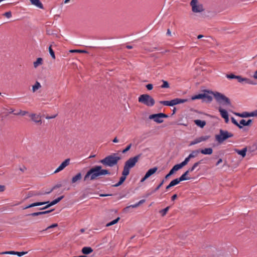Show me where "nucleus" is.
<instances>
[{
	"instance_id": "nucleus-1",
	"label": "nucleus",
	"mask_w": 257,
	"mask_h": 257,
	"mask_svg": "<svg viewBox=\"0 0 257 257\" xmlns=\"http://www.w3.org/2000/svg\"><path fill=\"white\" fill-rule=\"evenodd\" d=\"M110 172L107 169H102L101 166L96 165L91 168L85 175L84 181H93L97 179L101 176L110 175Z\"/></svg>"
},
{
	"instance_id": "nucleus-2",
	"label": "nucleus",
	"mask_w": 257,
	"mask_h": 257,
	"mask_svg": "<svg viewBox=\"0 0 257 257\" xmlns=\"http://www.w3.org/2000/svg\"><path fill=\"white\" fill-rule=\"evenodd\" d=\"M120 159L121 158L117 154L114 153L105 157L100 160L99 162L105 167H112L117 165Z\"/></svg>"
},
{
	"instance_id": "nucleus-3",
	"label": "nucleus",
	"mask_w": 257,
	"mask_h": 257,
	"mask_svg": "<svg viewBox=\"0 0 257 257\" xmlns=\"http://www.w3.org/2000/svg\"><path fill=\"white\" fill-rule=\"evenodd\" d=\"M63 197H64L63 196H61L56 198V199L53 200L51 202H49V201H47V202L33 203H32V204H30V205L25 207L24 208V209H28V208H31V207H35V206H40V205H44V204H47V205H46L44 207L41 208L40 209V210L45 209H47L48 207H50V206H51L52 205H54L58 203L59 201H60L63 198Z\"/></svg>"
},
{
	"instance_id": "nucleus-4",
	"label": "nucleus",
	"mask_w": 257,
	"mask_h": 257,
	"mask_svg": "<svg viewBox=\"0 0 257 257\" xmlns=\"http://www.w3.org/2000/svg\"><path fill=\"white\" fill-rule=\"evenodd\" d=\"M138 101L148 107H152L155 103V99L148 94L141 95L138 98Z\"/></svg>"
},
{
	"instance_id": "nucleus-5",
	"label": "nucleus",
	"mask_w": 257,
	"mask_h": 257,
	"mask_svg": "<svg viewBox=\"0 0 257 257\" xmlns=\"http://www.w3.org/2000/svg\"><path fill=\"white\" fill-rule=\"evenodd\" d=\"M217 102L223 105H230V99L224 94L218 92H211Z\"/></svg>"
},
{
	"instance_id": "nucleus-6",
	"label": "nucleus",
	"mask_w": 257,
	"mask_h": 257,
	"mask_svg": "<svg viewBox=\"0 0 257 257\" xmlns=\"http://www.w3.org/2000/svg\"><path fill=\"white\" fill-rule=\"evenodd\" d=\"M140 157L141 155L140 154L128 159L124 163L123 170L126 171L127 173H130V169L136 165V163L138 162Z\"/></svg>"
},
{
	"instance_id": "nucleus-7",
	"label": "nucleus",
	"mask_w": 257,
	"mask_h": 257,
	"mask_svg": "<svg viewBox=\"0 0 257 257\" xmlns=\"http://www.w3.org/2000/svg\"><path fill=\"white\" fill-rule=\"evenodd\" d=\"M233 136V134L232 133L221 129L219 130V134L215 136V140L218 143L221 144L226 139Z\"/></svg>"
},
{
	"instance_id": "nucleus-8",
	"label": "nucleus",
	"mask_w": 257,
	"mask_h": 257,
	"mask_svg": "<svg viewBox=\"0 0 257 257\" xmlns=\"http://www.w3.org/2000/svg\"><path fill=\"white\" fill-rule=\"evenodd\" d=\"M168 115L163 113L153 114L149 115V119H153L154 121L160 123L163 122V118L168 117Z\"/></svg>"
},
{
	"instance_id": "nucleus-9",
	"label": "nucleus",
	"mask_w": 257,
	"mask_h": 257,
	"mask_svg": "<svg viewBox=\"0 0 257 257\" xmlns=\"http://www.w3.org/2000/svg\"><path fill=\"white\" fill-rule=\"evenodd\" d=\"M190 5L192 7V11L194 13H200L204 10L202 5L198 4V0H192Z\"/></svg>"
},
{
	"instance_id": "nucleus-10",
	"label": "nucleus",
	"mask_w": 257,
	"mask_h": 257,
	"mask_svg": "<svg viewBox=\"0 0 257 257\" xmlns=\"http://www.w3.org/2000/svg\"><path fill=\"white\" fill-rule=\"evenodd\" d=\"M209 138V136H201L200 137L196 138L194 140L190 142L189 146H191L197 144H198L199 143H201L202 142L205 141L207 140Z\"/></svg>"
},
{
	"instance_id": "nucleus-11",
	"label": "nucleus",
	"mask_w": 257,
	"mask_h": 257,
	"mask_svg": "<svg viewBox=\"0 0 257 257\" xmlns=\"http://www.w3.org/2000/svg\"><path fill=\"white\" fill-rule=\"evenodd\" d=\"M70 159H67L63 161L60 165L54 171V173H57L63 170L65 167L68 166L70 164Z\"/></svg>"
},
{
	"instance_id": "nucleus-12",
	"label": "nucleus",
	"mask_w": 257,
	"mask_h": 257,
	"mask_svg": "<svg viewBox=\"0 0 257 257\" xmlns=\"http://www.w3.org/2000/svg\"><path fill=\"white\" fill-rule=\"evenodd\" d=\"M234 114L238 116L241 117H251V116H255V110L253 111H252L251 112H243L242 113H237L235 112Z\"/></svg>"
},
{
	"instance_id": "nucleus-13",
	"label": "nucleus",
	"mask_w": 257,
	"mask_h": 257,
	"mask_svg": "<svg viewBox=\"0 0 257 257\" xmlns=\"http://www.w3.org/2000/svg\"><path fill=\"white\" fill-rule=\"evenodd\" d=\"M32 120L36 123H42L41 119V116L39 115H37L35 113H32L30 115Z\"/></svg>"
},
{
	"instance_id": "nucleus-14",
	"label": "nucleus",
	"mask_w": 257,
	"mask_h": 257,
	"mask_svg": "<svg viewBox=\"0 0 257 257\" xmlns=\"http://www.w3.org/2000/svg\"><path fill=\"white\" fill-rule=\"evenodd\" d=\"M82 179V174L79 172L74 176L71 179V183L74 184L79 181Z\"/></svg>"
},
{
	"instance_id": "nucleus-15",
	"label": "nucleus",
	"mask_w": 257,
	"mask_h": 257,
	"mask_svg": "<svg viewBox=\"0 0 257 257\" xmlns=\"http://www.w3.org/2000/svg\"><path fill=\"white\" fill-rule=\"evenodd\" d=\"M187 101V100L185 99L175 98L172 99L173 105L174 106L178 104L183 103L186 102Z\"/></svg>"
},
{
	"instance_id": "nucleus-16",
	"label": "nucleus",
	"mask_w": 257,
	"mask_h": 257,
	"mask_svg": "<svg viewBox=\"0 0 257 257\" xmlns=\"http://www.w3.org/2000/svg\"><path fill=\"white\" fill-rule=\"evenodd\" d=\"M213 150L211 148H205L200 150V153L204 155H211L212 154Z\"/></svg>"
},
{
	"instance_id": "nucleus-17",
	"label": "nucleus",
	"mask_w": 257,
	"mask_h": 257,
	"mask_svg": "<svg viewBox=\"0 0 257 257\" xmlns=\"http://www.w3.org/2000/svg\"><path fill=\"white\" fill-rule=\"evenodd\" d=\"M252 122L251 119H248V120H246L245 119H241L240 120L239 124H240L241 126H248L250 125V124Z\"/></svg>"
},
{
	"instance_id": "nucleus-18",
	"label": "nucleus",
	"mask_w": 257,
	"mask_h": 257,
	"mask_svg": "<svg viewBox=\"0 0 257 257\" xmlns=\"http://www.w3.org/2000/svg\"><path fill=\"white\" fill-rule=\"evenodd\" d=\"M158 168L157 167H154L153 168L150 169L146 173L145 175L146 177L147 176L148 178L150 177L151 175L154 174L157 170Z\"/></svg>"
},
{
	"instance_id": "nucleus-19",
	"label": "nucleus",
	"mask_w": 257,
	"mask_h": 257,
	"mask_svg": "<svg viewBox=\"0 0 257 257\" xmlns=\"http://www.w3.org/2000/svg\"><path fill=\"white\" fill-rule=\"evenodd\" d=\"M32 4L36 6L39 8L43 9V6L40 0H30Z\"/></svg>"
},
{
	"instance_id": "nucleus-20",
	"label": "nucleus",
	"mask_w": 257,
	"mask_h": 257,
	"mask_svg": "<svg viewBox=\"0 0 257 257\" xmlns=\"http://www.w3.org/2000/svg\"><path fill=\"white\" fill-rule=\"evenodd\" d=\"M93 251V249L90 247L85 246L82 248V252L85 254H88L91 253Z\"/></svg>"
},
{
	"instance_id": "nucleus-21",
	"label": "nucleus",
	"mask_w": 257,
	"mask_h": 257,
	"mask_svg": "<svg viewBox=\"0 0 257 257\" xmlns=\"http://www.w3.org/2000/svg\"><path fill=\"white\" fill-rule=\"evenodd\" d=\"M247 151V148H244L242 150H235V152L239 155L242 156L243 158L246 155V153Z\"/></svg>"
},
{
	"instance_id": "nucleus-22",
	"label": "nucleus",
	"mask_w": 257,
	"mask_h": 257,
	"mask_svg": "<svg viewBox=\"0 0 257 257\" xmlns=\"http://www.w3.org/2000/svg\"><path fill=\"white\" fill-rule=\"evenodd\" d=\"M194 122L197 126H199L201 128L203 127L206 124V122L205 121L200 119L195 120Z\"/></svg>"
},
{
	"instance_id": "nucleus-23",
	"label": "nucleus",
	"mask_w": 257,
	"mask_h": 257,
	"mask_svg": "<svg viewBox=\"0 0 257 257\" xmlns=\"http://www.w3.org/2000/svg\"><path fill=\"white\" fill-rule=\"evenodd\" d=\"M52 210H53L45 211H42V212H34V213L30 214V215H31L32 216H36L48 213L51 212Z\"/></svg>"
},
{
	"instance_id": "nucleus-24",
	"label": "nucleus",
	"mask_w": 257,
	"mask_h": 257,
	"mask_svg": "<svg viewBox=\"0 0 257 257\" xmlns=\"http://www.w3.org/2000/svg\"><path fill=\"white\" fill-rule=\"evenodd\" d=\"M205 97V93L198 94L197 95L192 96V100L199 99H204Z\"/></svg>"
},
{
	"instance_id": "nucleus-25",
	"label": "nucleus",
	"mask_w": 257,
	"mask_h": 257,
	"mask_svg": "<svg viewBox=\"0 0 257 257\" xmlns=\"http://www.w3.org/2000/svg\"><path fill=\"white\" fill-rule=\"evenodd\" d=\"M189 174V171H186L184 174H183L180 178H179V181H183L185 180H189L190 178H188L186 177V176Z\"/></svg>"
},
{
	"instance_id": "nucleus-26",
	"label": "nucleus",
	"mask_w": 257,
	"mask_h": 257,
	"mask_svg": "<svg viewBox=\"0 0 257 257\" xmlns=\"http://www.w3.org/2000/svg\"><path fill=\"white\" fill-rule=\"evenodd\" d=\"M218 110L222 117H227V116H228V112L226 110L222 109L221 107H219Z\"/></svg>"
},
{
	"instance_id": "nucleus-27",
	"label": "nucleus",
	"mask_w": 257,
	"mask_h": 257,
	"mask_svg": "<svg viewBox=\"0 0 257 257\" xmlns=\"http://www.w3.org/2000/svg\"><path fill=\"white\" fill-rule=\"evenodd\" d=\"M129 174L128 173H127L126 171L123 170L122 172V176L120 178L119 182L122 184L125 180L126 176Z\"/></svg>"
},
{
	"instance_id": "nucleus-28",
	"label": "nucleus",
	"mask_w": 257,
	"mask_h": 257,
	"mask_svg": "<svg viewBox=\"0 0 257 257\" xmlns=\"http://www.w3.org/2000/svg\"><path fill=\"white\" fill-rule=\"evenodd\" d=\"M41 87V85L40 82L36 81L35 84L32 86V91L35 92L37 90Z\"/></svg>"
},
{
	"instance_id": "nucleus-29",
	"label": "nucleus",
	"mask_w": 257,
	"mask_h": 257,
	"mask_svg": "<svg viewBox=\"0 0 257 257\" xmlns=\"http://www.w3.org/2000/svg\"><path fill=\"white\" fill-rule=\"evenodd\" d=\"M145 202V200H144V199L141 200L140 201L136 203V204H132V205H131L128 206H127L126 208H130V207L136 208V207H138L139 206H140L141 204H142L143 203H144Z\"/></svg>"
},
{
	"instance_id": "nucleus-30",
	"label": "nucleus",
	"mask_w": 257,
	"mask_h": 257,
	"mask_svg": "<svg viewBox=\"0 0 257 257\" xmlns=\"http://www.w3.org/2000/svg\"><path fill=\"white\" fill-rule=\"evenodd\" d=\"M199 153H200L199 150H194L192 151V152L189 155V157H190L191 159H192L197 157Z\"/></svg>"
},
{
	"instance_id": "nucleus-31",
	"label": "nucleus",
	"mask_w": 257,
	"mask_h": 257,
	"mask_svg": "<svg viewBox=\"0 0 257 257\" xmlns=\"http://www.w3.org/2000/svg\"><path fill=\"white\" fill-rule=\"evenodd\" d=\"M43 59L41 58H37V60L34 62V67L37 68L42 64Z\"/></svg>"
},
{
	"instance_id": "nucleus-32",
	"label": "nucleus",
	"mask_w": 257,
	"mask_h": 257,
	"mask_svg": "<svg viewBox=\"0 0 257 257\" xmlns=\"http://www.w3.org/2000/svg\"><path fill=\"white\" fill-rule=\"evenodd\" d=\"M169 208H170V206H167L165 208H164V209H163L162 210H161L159 211V212L161 213V215L162 216H164L167 214V213L168 211Z\"/></svg>"
},
{
	"instance_id": "nucleus-33",
	"label": "nucleus",
	"mask_w": 257,
	"mask_h": 257,
	"mask_svg": "<svg viewBox=\"0 0 257 257\" xmlns=\"http://www.w3.org/2000/svg\"><path fill=\"white\" fill-rule=\"evenodd\" d=\"M242 84H254L252 80L247 78H243Z\"/></svg>"
},
{
	"instance_id": "nucleus-34",
	"label": "nucleus",
	"mask_w": 257,
	"mask_h": 257,
	"mask_svg": "<svg viewBox=\"0 0 257 257\" xmlns=\"http://www.w3.org/2000/svg\"><path fill=\"white\" fill-rule=\"evenodd\" d=\"M161 104H162L166 106H173L172 103V100L170 101H161L160 102Z\"/></svg>"
},
{
	"instance_id": "nucleus-35",
	"label": "nucleus",
	"mask_w": 257,
	"mask_h": 257,
	"mask_svg": "<svg viewBox=\"0 0 257 257\" xmlns=\"http://www.w3.org/2000/svg\"><path fill=\"white\" fill-rule=\"evenodd\" d=\"M162 81L163 82L162 85L161 86V87L162 88H169V87H170L169 84V83L167 81L162 80Z\"/></svg>"
},
{
	"instance_id": "nucleus-36",
	"label": "nucleus",
	"mask_w": 257,
	"mask_h": 257,
	"mask_svg": "<svg viewBox=\"0 0 257 257\" xmlns=\"http://www.w3.org/2000/svg\"><path fill=\"white\" fill-rule=\"evenodd\" d=\"M120 219V218L119 217H118L117 218H116L115 219L110 221V222L108 223L106 226H111L112 225H114L115 224V223H116Z\"/></svg>"
},
{
	"instance_id": "nucleus-37",
	"label": "nucleus",
	"mask_w": 257,
	"mask_h": 257,
	"mask_svg": "<svg viewBox=\"0 0 257 257\" xmlns=\"http://www.w3.org/2000/svg\"><path fill=\"white\" fill-rule=\"evenodd\" d=\"M190 159H191V158L189 157V156L188 155V156L187 157H186L185 159V160L183 162H182L180 164L182 165L183 167H184L188 163V162H189Z\"/></svg>"
},
{
	"instance_id": "nucleus-38",
	"label": "nucleus",
	"mask_w": 257,
	"mask_h": 257,
	"mask_svg": "<svg viewBox=\"0 0 257 257\" xmlns=\"http://www.w3.org/2000/svg\"><path fill=\"white\" fill-rule=\"evenodd\" d=\"M180 181H179L178 178H176L173 180H172L170 183V185L172 186V187L174 186L177 184H178Z\"/></svg>"
},
{
	"instance_id": "nucleus-39",
	"label": "nucleus",
	"mask_w": 257,
	"mask_h": 257,
	"mask_svg": "<svg viewBox=\"0 0 257 257\" xmlns=\"http://www.w3.org/2000/svg\"><path fill=\"white\" fill-rule=\"evenodd\" d=\"M231 122L234 125H235L237 126H238L239 128H242V126H241L240 124H239V123H238V122L235 120V119L233 117H232L231 118Z\"/></svg>"
},
{
	"instance_id": "nucleus-40",
	"label": "nucleus",
	"mask_w": 257,
	"mask_h": 257,
	"mask_svg": "<svg viewBox=\"0 0 257 257\" xmlns=\"http://www.w3.org/2000/svg\"><path fill=\"white\" fill-rule=\"evenodd\" d=\"M182 167V165L180 163L178 164L175 165L172 169H173L175 172L179 170V169H181Z\"/></svg>"
},
{
	"instance_id": "nucleus-41",
	"label": "nucleus",
	"mask_w": 257,
	"mask_h": 257,
	"mask_svg": "<svg viewBox=\"0 0 257 257\" xmlns=\"http://www.w3.org/2000/svg\"><path fill=\"white\" fill-rule=\"evenodd\" d=\"M49 53H50L51 57H52V58L55 59V53H54V51L53 50V49H52L51 46H50L49 47Z\"/></svg>"
},
{
	"instance_id": "nucleus-42",
	"label": "nucleus",
	"mask_w": 257,
	"mask_h": 257,
	"mask_svg": "<svg viewBox=\"0 0 257 257\" xmlns=\"http://www.w3.org/2000/svg\"><path fill=\"white\" fill-rule=\"evenodd\" d=\"M165 182V179H163L161 182L160 183L159 185H158V186L153 191H152V193H154L155 192H156L157 191H158L160 188L163 185V184Z\"/></svg>"
},
{
	"instance_id": "nucleus-43",
	"label": "nucleus",
	"mask_w": 257,
	"mask_h": 257,
	"mask_svg": "<svg viewBox=\"0 0 257 257\" xmlns=\"http://www.w3.org/2000/svg\"><path fill=\"white\" fill-rule=\"evenodd\" d=\"M204 99L207 102H211L212 100V97L211 96L205 94V97Z\"/></svg>"
},
{
	"instance_id": "nucleus-44",
	"label": "nucleus",
	"mask_w": 257,
	"mask_h": 257,
	"mask_svg": "<svg viewBox=\"0 0 257 257\" xmlns=\"http://www.w3.org/2000/svg\"><path fill=\"white\" fill-rule=\"evenodd\" d=\"M0 254H13L16 255V251H8L1 252Z\"/></svg>"
},
{
	"instance_id": "nucleus-45",
	"label": "nucleus",
	"mask_w": 257,
	"mask_h": 257,
	"mask_svg": "<svg viewBox=\"0 0 257 257\" xmlns=\"http://www.w3.org/2000/svg\"><path fill=\"white\" fill-rule=\"evenodd\" d=\"M132 144H130L122 151V153H125L126 152H127L132 147Z\"/></svg>"
},
{
	"instance_id": "nucleus-46",
	"label": "nucleus",
	"mask_w": 257,
	"mask_h": 257,
	"mask_svg": "<svg viewBox=\"0 0 257 257\" xmlns=\"http://www.w3.org/2000/svg\"><path fill=\"white\" fill-rule=\"evenodd\" d=\"M27 253V251H22V252H19V251H16V255H17L19 256H22L23 255H25Z\"/></svg>"
},
{
	"instance_id": "nucleus-47",
	"label": "nucleus",
	"mask_w": 257,
	"mask_h": 257,
	"mask_svg": "<svg viewBox=\"0 0 257 257\" xmlns=\"http://www.w3.org/2000/svg\"><path fill=\"white\" fill-rule=\"evenodd\" d=\"M28 113V112L26 111H22L20 110V112L15 113V115H25L26 114Z\"/></svg>"
},
{
	"instance_id": "nucleus-48",
	"label": "nucleus",
	"mask_w": 257,
	"mask_h": 257,
	"mask_svg": "<svg viewBox=\"0 0 257 257\" xmlns=\"http://www.w3.org/2000/svg\"><path fill=\"white\" fill-rule=\"evenodd\" d=\"M237 75H235L233 74H227L226 77L229 79H236Z\"/></svg>"
},
{
	"instance_id": "nucleus-49",
	"label": "nucleus",
	"mask_w": 257,
	"mask_h": 257,
	"mask_svg": "<svg viewBox=\"0 0 257 257\" xmlns=\"http://www.w3.org/2000/svg\"><path fill=\"white\" fill-rule=\"evenodd\" d=\"M4 15L7 18H10L12 17V13L10 11H9L4 13Z\"/></svg>"
},
{
	"instance_id": "nucleus-50",
	"label": "nucleus",
	"mask_w": 257,
	"mask_h": 257,
	"mask_svg": "<svg viewBox=\"0 0 257 257\" xmlns=\"http://www.w3.org/2000/svg\"><path fill=\"white\" fill-rule=\"evenodd\" d=\"M57 226H58V225L56 223L53 224L47 227L45 229L43 230V231L47 230H48V229H49L50 228H51L57 227Z\"/></svg>"
},
{
	"instance_id": "nucleus-51",
	"label": "nucleus",
	"mask_w": 257,
	"mask_h": 257,
	"mask_svg": "<svg viewBox=\"0 0 257 257\" xmlns=\"http://www.w3.org/2000/svg\"><path fill=\"white\" fill-rule=\"evenodd\" d=\"M236 79L239 82L241 83H243V77H242L241 76L238 75L236 77Z\"/></svg>"
},
{
	"instance_id": "nucleus-52",
	"label": "nucleus",
	"mask_w": 257,
	"mask_h": 257,
	"mask_svg": "<svg viewBox=\"0 0 257 257\" xmlns=\"http://www.w3.org/2000/svg\"><path fill=\"white\" fill-rule=\"evenodd\" d=\"M70 52L73 53V52H79V53H84L86 52V51L84 50H72L70 51Z\"/></svg>"
},
{
	"instance_id": "nucleus-53",
	"label": "nucleus",
	"mask_w": 257,
	"mask_h": 257,
	"mask_svg": "<svg viewBox=\"0 0 257 257\" xmlns=\"http://www.w3.org/2000/svg\"><path fill=\"white\" fill-rule=\"evenodd\" d=\"M146 88L148 89V90H151L153 89V86L152 84H148L146 85Z\"/></svg>"
},
{
	"instance_id": "nucleus-54",
	"label": "nucleus",
	"mask_w": 257,
	"mask_h": 257,
	"mask_svg": "<svg viewBox=\"0 0 257 257\" xmlns=\"http://www.w3.org/2000/svg\"><path fill=\"white\" fill-rule=\"evenodd\" d=\"M201 163V161H198L196 163H195L193 165V166L195 168H196L199 165H200V164Z\"/></svg>"
},
{
	"instance_id": "nucleus-55",
	"label": "nucleus",
	"mask_w": 257,
	"mask_h": 257,
	"mask_svg": "<svg viewBox=\"0 0 257 257\" xmlns=\"http://www.w3.org/2000/svg\"><path fill=\"white\" fill-rule=\"evenodd\" d=\"M57 116V114H55V115H53L52 116H47L46 117V118L47 119H52V118H55Z\"/></svg>"
},
{
	"instance_id": "nucleus-56",
	"label": "nucleus",
	"mask_w": 257,
	"mask_h": 257,
	"mask_svg": "<svg viewBox=\"0 0 257 257\" xmlns=\"http://www.w3.org/2000/svg\"><path fill=\"white\" fill-rule=\"evenodd\" d=\"M196 168L194 167L193 166L190 168L188 170H187V171H189V173L190 172H193L195 169Z\"/></svg>"
},
{
	"instance_id": "nucleus-57",
	"label": "nucleus",
	"mask_w": 257,
	"mask_h": 257,
	"mask_svg": "<svg viewBox=\"0 0 257 257\" xmlns=\"http://www.w3.org/2000/svg\"><path fill=\"white\" fill-rule=\"evenodd\" d=\"M196 168L194 167L193 166L190 168L188 170H187V171H189V173L190 172H193L195 169Z\"/></svg>"
},
{
	"instance_id": "nucleus-58",
	"label": "nucleus",
	"mask_w": 257,
	"mask_h": 257,
	"mask_svg": "<svg viewBox=\"0 0 257 257\" xmlns=\"http://www.w3.org/2000/svg\"><path fill=\"white\" fill-rule=\"evenodd\" d=\"M5 190V186L4 185H0V192H3Z\"/></svg>"
},
{
	"instance_id": "nucleus-59",
	"label": "nucleus",
	"mask_w": 257,
	"mask_h": 257,
	"mask_svg": "<svg viewBox=\"0 0 257 257\" xmlns=\"http://www.w3.org/2000/svg\"><path fill=\"white\" fill-rule=\"evenodd\" d=\"M177 194H174V195H173L171 197V200H172V201H174V200H175L177 198Z\"/></svg>"
},
{
	"instance_id": "nucleus-60",
	"label": "nucleus",
	"mask_w": 257,
	"mask_h": 257,
	"mask_svg": "<svg viewBox=\"0 0 257 257\" xmlns=\"http://www.w3.org/2000/svg\"><path fill=\"white\" fill-rule=\"evenodd\" d=\"M148 178V177L147 176L146 177V176L145 175V176L143 178H142V179L141 180V182H143Z\"/></svg>"
},
{
	"instance_id": "nucleus-61",
	"label": "nucleus",
	"mask_w": 257,
	"mask_h": 257,
	"mask_svg": "<svg viewBox=\"0 0 257 257\" xmlns=\"http://www.w3.org/2000/svg\"><path fill=\"white\" fill-rule=\"evenodd\" d=\"M121 184H122V183L121 182L120 183V182L118 181V183H117L116 184L113 185V186L116 187H118L119 186H120Z\"/></svg>"
},
{
	"instance_id": "nucleus-62",
	"label": "nucleus",
	"mask_w": 257,
	"mask_h": 257,
	"mask_svg": "<svg viewBox=\"0 0 257 257\" xmlns=\"http://www.w3.org/2000/svg\"><path fill=\"white\" fill-rule=\"evenodd\" d=\"M175 173L174 170L173 169H171V170L170 171L169 174L171 176Z\"/></svg>"
},
{
	"instance_id": "nucleus-63",
	"label": "nucleus",
	"mask_w": 257,
	"mask_h": 257,
	"mask_svg": "<svg viewBox=\"0 0 257 257\" xmlns=\"http://www.w3.org/2000/svg\"><path fill=\"white\" fill-rule=\"evenodd\" d=\"M170 176H171V175L168 173V174H167L166 175V176L165 177V178L164 179H165V181L166 180H167Z\"/></svg>"
},
{
	"instance_id": "nucleus-64",
	"label": "nucleus",
	"mask_w": 257,
	"mask_h": 257,
	"mask_svg": "<svg viewBox=\"0 0 257 257\" xmlns=\"http://www.w3.org/2000/svg\"><path fill=\"white\" fill-rule=\"evenodd\" d=\"M253 77L254 78L257 79V70L255 71L253 74Z\"/></svg>"
}]
</instances>
